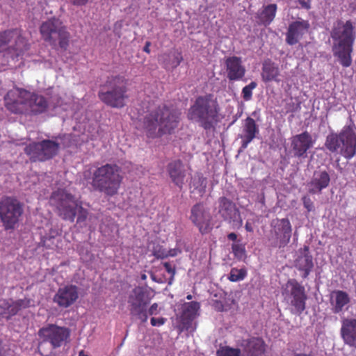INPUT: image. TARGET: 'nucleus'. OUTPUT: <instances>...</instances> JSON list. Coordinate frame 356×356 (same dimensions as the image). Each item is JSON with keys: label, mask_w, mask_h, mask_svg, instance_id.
<instances>
[{"label": "nucleus", "mask_w": 356, "mask_h": 356, "mask_svg": "<svg viewBox=\"0 0 356 356\" xmlns=\"http://www.w3.org/2000/svg\"><path fill=\"white\" fill-rule=\"evenodd\" d=\"M153 255L158 259H164L168 257L169 254L168 252L162 248L160 245L154 247L152 250Z\"/></svg>", "instance_id": "40"}, {"label": "nucleus", "mask_w": 356, "mask_h": 356, "mask_svg": "<svg viewBox=\"0 0 356 356\" xmlns=\"http://www.w3.org/2000/svg\"><path fill=\"white\" fill-rule=\"evenodd\" d=\"M181 120V112L172 106L161 104L149 110L143 118V129L148 138L172 134Z\"/></svg>", "instance_id": "1"}, {"label": "nucleus", "mask_w": 356, "mask_h": 356, "mask_svg": "<svg viewBox=\"0 0 356 356\" xmlns=\"http://www.w3.org/2000/svg\"><path fill=\"white\" fill-rule=\"evenodd\" d=\"M245 229L248 232H253L254 229L250 222L248 221L246 222L245 225Z\"/></svg>", "instance_id": "49"}, {"label": "nucleus", "mask_w": 356, "mask_h": 356, "mask_svg": "<svg viewBox=\"0 0 356 356\" xmlns=\"http://www.w3.org/2000/svg\"><path fill=\"white\" fill-rule=\"evenodd\" d=\"M192 298H193V297H192V296H191V294H188V295L186 296V299H187V300H191V299H192Z\"/></svg>", "instance_id": "55"}, {"label": "nucleus", "mask_w": 356, "mask_h": 356, "mask_svg": "<svg viewBox=\"0 0 356 356\" xmlns=\"http://www.w3.org/2000/svg\"><path fill=\"white\" fill-rule=\"evenodd\" d=\"M232 253L238 259H242L245 257V245L241 243H233L232 245Z\"/></svg>", "instance_id": "39"}, {"label": "nucleus", "mask_w": 356, "mask_h": 356, "mask_svg": "<svg viewBox=\"0 0 356 356\" xmlns=\"http://www.w3.org/2000/svg\"><path fill=\"white\" fill-rule=\"evenodd\" d=\"M214 307L218 312H222L224 310V305L220 301L216 300L214 303Z\"/></svg>", "instance_id": "48"}, {"label": "nucleus", "mask_w": 356, "mask_h": 356, "mask_svg": "<svg viewBox=\"0 0 356 356\" xmlns=\"http://www.w3.org/2000/svg\"><path fill=\"white\" fill-rule=\"evenodd\" d=\"M330 182L329 173L325 170L314 172L311 181L309 182V193L311 194L321 193L326 188Z\"/></svg>", "instance_id": "26"}, {"label": "nucleus", "mask_w": 356, "mask_h": 356, "mask_svg": "<svg viewBox=\"0 0 356 356\" xmlns=\"http://www.w3.org/2000/svg\"><path fill=\"white\" fill-rule=\"evenodd\" d=\"M200 308L198 302L192 301L186 302L184 305L182 314L181 316V323L186 330H188L192 325L193 321L197 314V312Z\"/></svg>", "instance_id": "31"}, {"label": "nucleus", "mask_w": 356, "mask_h": 356, "mask_svg": "<svg viewBox=\"0 0 356 356\" xmlns=\"http://www.w3.org/2000/svg\"><path fill=\"white\" fill-rule=\"evenodd\" d=\"M167 171L172 181L181 189L186 177V170L183 162L180 159L170 162L167 165Z\"/></svg>", "instance_id": "24"}, {"label": "nucleus", "mask_w": 356, "mask_h": 356, "mask_svg": "<svg viewBox=\"0 0 356 356\" xmlns=\"http://www.w3.org/2000/svg\"><path fill=\"white\" fill-rule=\"evenodd\" d=\"M284 299L293 307L292 312L300 315L306 308L307 295L305 287L296 279H289L282 286Z\"/></svg>", "instance_id": "12"}, {"label": "nucleus", "mask_w": 356, "mask_h": 356, "mask_svg": "<svg viewBox=\"0 0 356 356\" xmlns=\"http://www.w3.org/2000/svg\"><path fill=\"white\" fill-rule=\"evenodd\" d=\"M227 238L230 241H235L237 239V235L234 232L229 233L227 235Z\"/></svg>", "instance_id": "51"}, {"label": "nucleus", "mask_w": 356, "mask_h": 356, "mask_svg": "<svg viewBox=\"0 0 356 356\" xmlns=\"http://www.w3.org/2000/svg\"><path fill=\"white\" fill-rule=\"evenodd\" d=\"M341 336L346 344L356 348V319L342 321Z\"/></svg>", "instance_id": "28"}, {"label": "nucleus", "mask_w": 356, "mask_h": 356, "mask_svg": "<svg viewBox=\"0 0 356 356\" xmlns=\"http://www.w3.org/2000/svg\"><path fill=\"white\" fill-rule=\"evenodd\" d=\"M70 334L68 327L53 323L48 324L38 332L40 339L38 348L40 350L44 343H49L53 349L60 348L69 341Z\"/></svg>", "instance_id": "11"}, {"label": "nucleus", "mask_w": 356, "mask_h": 356, "mask_svg": "<svg viewBox=\"0 0 356 356\" xmlns=\"http://www.w3.org/2000/svg\"><path fill=\"white\" fill-rule=\"evenodd\" d=\"M163 266L165 269V270L170 273L172 277H173L175 274V267H173L171 264H170L169 262H164L163 263Z\"/></svg>", "instance_id": "45"}, {"label": "nucleus", "mask_w": 356, "mask_h": 356, "mask_svg": "<svg viewBox=\"0 0 356 356\" xmlns=\"http://www.w3.org/2000/svg\"><path fill=\"white\" fill-rule=\"evenodd\" d=\"M142 279L143 280H145L146 279V275H142Z\"/></svg>", "instance_id": "57"}, {"label": "nucleus", "mask_w": 356, "mask_h": 356, "mask_svg": "<svg viewBox=\"0 0 356 356\" xmlns=\"http://www.w3.org/2000/svg\"><path fill=\"white\" fill-rule=\"evenodd\" d=\"M218 204V213L222 218L231 224L233 229L241 228L243 220L236 205L225 197H220Z\"/></svg>", "instance_id": "16"}, {"label": "nucleus", "mask_w": 356, "mask_h": 356, "mask_svg": "<svg viewBox=\"0 0 356 356\" xmlns=\"http://www.w3.org/2000/svg\"><path fill=\"white\" fill-rule=\"evenodd\" d=\"M31 97L29 91L19 87H14L4 96L6 108L15 114L27 113V99Z\"/></svg>", "instance_id": "14"}, {"label": "nucleus", "mask_w": 356, "mask_h": 356, "mask_svg": "<svg viewBox=\"0 0 356 356\" xmlns=\"http://www.w3.org/2000/svg\"><path fill=\"white\" fill-rule=\"evenodd\" d=\"M183 60L181 52L174 53L170 57L169 54H163L159 56V61L163 67L167 70H173L177 68Z\"/></svg>", "instance_id": "34"}, {"label": "nucleus", "mask_w": 356, "mask_h": 356, "mask_svg": "<svg viewBox=\"0 0 356 356\" xmlns=\"http://www.w3.org/2000/svg\"><path fill=\"white\" fill-rule=\"evenodd\" d=\"M225 65L227 77L229 81H238L244 77L246 70L241 58L235 56L228 57L225 59Z\"/></svg>", "instance_id": "22"}, {"label": "nucleus", "mask_w": 356, "mask_h": 356, "mask_svg": "<svg viewBox=\"0 0 356 356\" xmlns=\"http://www.w3.org/2000/svg\"><path fill=\"white\" fill-rule=\"evenodd\" d=\"M293 356H314L312 353H295Z\"/></svg>", "instance_id": "53"}, {"label": "nucleus", "mask_w": 356, "mask_h": 356, "mask_svg": "<svg viewBox=\"0 0 356 356\" xmlns=\"http://www.w3.org/2000/svg\"><path fill=\"white\" fill-rule=\"evenodd\" d=\"M20 311L15 302H13L11 305L8 307V312L10 316H14Z\"/></svg>", "instance_id": "44"}, {"label": "nucleus", "mask_w": 356, "mask_h": 356, "mask_svg": "<svg viewBox=\"0 0 356 356\" xmlns=\"http://www.w3.org/2000/svg\"><path fill=\"white\" fill-rule=\"evenodd\" d=\"M79 298V288L74 284H67L58 288L53 297V302L60 308H68Z\"/></svg>", "instance_id": "18"}, {"label": "nucleus", "mask_w": 356, "mask_h": 356, "mask_svg": "<svg viewBox=\"0 0 356 356\" xmlns=\"http://www.w3.org/2000/svg\"><path fill=\"white\" fill-rule=\"evenodd\" d=\"M60 144L54 140L44 139L33 142L26 146L24 152L32 162H43L51 159L59 152Z\"/></svg>", "instance_id": "13"}, {"label": "nucleus", "mask_w": 356, "mask_h": 356, "mask_svg": "<svg viewBox=\"0 0 356 356\" xmlns=\"http://www.w3.org/2000/svg\"><path fill=\"white\" fill-rule=\"evenodd\" d=\"M64 26L59 19L52 17L42 22L40 27V32L44 41L52 46H55L56 40L52 37V35L54 33L58 34L60 29H63Z\"/></svg>", "instance_id": "23"}, {"label": "nucleus", "mask_w": 356, "mask_h": 356, "mask_svg": "<svg viewBox=\"0 0 356 356\" xmlns=\"http://www.w3.org/2000/svg\"><path fill=\"white\" fill-rule=\"evenodd\" d=\"M42 242L43 243V246H46V245H45L46 241L44 239L42 241Z\"/></svg>", "instance_id": "56"}, {"label": "nucleus", "mask_w": 356, "mask_h": 356, "mask_svg": "<svg viewBox=\"0 0 356 356\" xmlns=\"http://www.w3.org/2000/svg\"><path fill=\"white\" fill-rule=\"evenodd\" d=\"M199 181L201 183V185H203V190H204V188H206L205 179L202 177L199 178Z\"/></svg>", "instance_id": "52"}, {"label": "nucleus", "mask_w": 356, "mask_h": 356, "mask_svg": "<svg viewBox=\"0 0 356 356\" xmlns=\"http://www.w3.org/2000/svg\"><path fill=\"white\" fill-rule=\"evenodd\" d=\"M150 45H151V42L149 41H147L143 47V51L147 54H149L150 53V49H149Z\"/></svg>", "instance_id": "50"}, {"label": "nucleus", "mask_w": 356, "mask_h": 356, "mask_svg": "<svg viewBox=\"0 0 356 356\" xmlns=\"http://www.w3.org/2000/svg\"><path fill=\"white\" fill-rule=\"evenodd\" d=\"M257 83L255 81L250 82L242 89V97L245 101H250L252 97V90L256 88Z\"/></svg>", "instance_id": "38"}, {"label": "nucleus", "mask_w": 356, "mask_h": 356, "mask_svg": "<svg viewBox=\"0 0 356 356\" xmlns=\"http://www.w3.org/2000/svg\"><path fill=\"white\" fill-rule=\"evenodd\" d=\"M166 321V318H163V317H161V318H154V317H152L150 320V323H151V325L152 326H161V325H163Z\"/></svg>", "instance_id": "43"}, {"label": "nucleus", "mask_w": 356, "mask_h": 356, "mask_svg": "<svg viewBox=\"0 0 356 356\" xmlns=\"http://www.w3.org/2000/svg\"><path fill=\"white\" fill-rule=\"evenodd\" d=\"M23 204L15 197L5 196L0 200V221L4 229L15 228L24 213Z\"/></svg>", "instance_id": "9"}, {"label": "nucleus", "mask_w": 356, "mask_h": 356, "mask_svg": "<svg viewBox=\"0 0 356 356\" xmlns=\"http://www.w3.org/2000/svg\"><path fill=\"white\" fill-rule=\"evenodd\" d=\"M298 2L300 5L301 8L309 10L311 8V2L312 0H298Z\"/></svg>", "instance_id": "46"}, {"label": "nucleus", "mask_w": 356, "mask_h": 356, "mask_svg": "<svg viewBox=\"0 0 356 356\" xmlns=\"http://www.w3.org/2000/svg\"><path fill=\"white\" fill-rule=\"evenodd\" d=\"M216 356H241V351L227 346H220L216 351Z\"/></svg>", "instance_id": "36"}, {"label": "nucleus", "mask_w": 356, "mask_h": 356, "mask_svg": "<svg viewBox=\"0 0 356 356\" xmlns=\"http://www.w3.org/2000/svg\"><path fill=\"white\" fill-rule=\"evenodd\" d=\"M58 36L60 48L63 51H66L69 46L70 33L67 31L65 26H64L63 29H60Z\"/></svg>", "instance_id": "35"}, {"label": "nucleus", "mask_w": 356, "mask_h": 356, "mask_svg": "<svg viewBox=\"0 0 356 356\" xmlns=\"http://www.w3.org/2000/svg\"><path fill=\"white\" fill-rule=\"evenodd\" d=\"M331 304L333 306L332 311L334 314L342 312L345 305L350 302L348 294L343 291H334L331 295Z\"/></svg>", "instance_id": "33"}, {"label": "nucleus", "mask_w": 356, "mask_h": 356, "mask_svg": "<svg viewBox=\"0 0 356 356\" xmlns=\"http://www.w3.org/2000/svg\"><path fill=\"white\" fill-rule=\"evenodd\" d=\"M302 201L304 205V207L307 210L308 212H310L314 209V206L312 200L309 196L305 195L302 197Z\"/></svg>", "instance_id": "41"}, {"label": "nucleus", "mask_w": 356, "mask_h": 356, "mask_svg": "<svg viewBox=\"0 0 356 356\" xmlns=\"http://www.w3.org/2000/svg\"><path fill=\"white\" fill-rule=\"evenodd\" d=\"M312 136L307 131L291 138V147L296 157H306L307 151L314 145Z\"/></svg>", "instance_id": "19"}, {"label": "nucleus", "mask_w": 356, "mask_h": 356, "mask_svg": "<svg viewBox=\"0 0 356 356\" xmlns=\"http://www.w3.org/2000/svg\"><path fill=\"white\" fill-rule=\"evenodd\" d=\"M28 49L27 42L17 30L0 33V54L13 60L22 56Z\"/></svg>", "instance_id": "10"}, {"label": "nucleus", "mask_w": 356, "mask_h": 356, "mask_svg": "<svg viewBox=\"0 0 356 356\" xmlns=\"http://www.w3.org/2000/svg\"><path fill=\"white\" fill-rule=\"evenodd\" d=\"M127 91V79L124 76L116 75L107 79L99 91L98 97L106 105L121 108L126 105V100L129 98Z\"/></svg>", "instance_id": "7"}, {"label": "nucleus", "mask_w": 356, "mask_h": 356, "mask_svg": "<svg viewBox=\"0 0 356 356\" xmlns=\"http://www.w3.org/2000/svg\"><path fill=\"white\" fill-rule=\"evenodd\" d=\"M261 76L264 83L272 81L280 83L281 79L280 70L278 65L270 59L265 60L262 63Z\"/></svg>", "instance_id": "30"}, {"label": "nucleus", "mask_w": 356, "mask_h": 356, "mask_svg": "<svg viewBox=\"0 0 356 356\" xmlns=\"http://www.w3.org/2000/svg\"><path fill=\"white\" fill-rule=\"evenodd\" d=\"M220 107L211 94L199 96L189 108L187 118L199 123L204 130L213 129L218 121Z\"/></svg>", "instance_id": "3"}, {"label": "nucleus", "mask_w": 356, "mask_h": 356, "mask_svg": "<svg viewBox=\"0 0 356 356\" xmlns=\"http://www.w3.org/2000/svg\"><path fill=\"white\" fill-rule=\"evenodd\" d=\"M71 3H72L74 6H84L86 5L88 0H69Z\"/></svg>", "instance_id": "47"}, {"label": "nucleus", "mask_w": 356, "mask_h": 356, "mask_svg": "<svg viewBox=\"0 0 356 356\" xmlns=\"http://www.w3.org/2000/svg\"><path fill=\"white\" fill-rule=\"evenodd\" d=\"M50 202L56 207L59 216L65 220L74 222L77 212L78 224L85 222L88 218V210L79 206L74 195L63 189L54 191L51 195Z\"/></svg>", "instance_id": "6"}, {"label": "nucleus", "mask_w": 356, "mask_h": 356, "mask_svg": "<svg viewBox=\"0 0 356 356\" xmlns=\"http://www.w3.org/2000/svg\"><path fill=\"white\" fill-rule=\"evenodd\" d=\"M15 302L20 310L29 308L31 306V300L29 298L19 299Z\"/></svg>", "instance_id": "42"}, {"label": "nucleus", "mask_w": 356, "mask_h": 356, "mask_svg": "<svg viewBox=\"0 0 356 356\" xmlns=\"http://www.w3.org/2000/svg\"><path fill=\"white\" fill-rule=\"evenodd\" d=\"M247 275V271L245 268L238 269L232 268L230 270L228 279L231 282H238L244 280Z\"/></svg>", "instance_id": "37"}, {"label": "nucleus", "mask_w": 356, "mask_h": 356, "mask_svg": "<svg viewBox=\"0 0 356 356\" xmlns=\"http://www.w3.org/2000/svg\"><path fill=\"white\" fill-rule=\"evenodd\" d=\"M324 145L331 153L350 160L356 155V132L351 126H344L339 132L330 133Z\"/></svg>", "instance_id": "5"}, {"label": "nucleus", "mask_w": 356, "mask_h": 356, "mask_svg": "<svg viewBox=\"0 0 356 356\" xmlns=\"http://www.w3.org/2000/svg\"><path fill=\"white\" fill-rule=\"evenodd\" d=\"M310 24L307 20H297L291 22L286 33V42L289 45L297 44L308 31Z\"/></svg>", "instance_id": "21"}, {"label": "nucleus", "mask_w": 356, "mask_h": 356, "mask_svg": "<svg viewBox=\"0 0 356 356\" xmlns=\"http://www.w3.org/2000/svg\"><path fill=\"white\" fill-rule=\"evenodd\" d=\"M30 96L27 99V113L38 115L47 111L48 101L42 95L29 91Z\"/></svg>", "instance_id": "27"}, {"label": "nucleus", "mask_w": 356, "mask_h": 356, "mask_svg": "<svg viewBox=\"0 0 356 356\" xmlns=\"http://www.w3.org/2000/svg\"><path fill=\"white\" fill-rule=\"evenodd\" d=\"M246 356H263L266 344L261 337H252L247 339L238 340L237 343Z\"/></svg>", "instance_id": "20"}, {"label": "nucleus", "mask_w": 356, "mask_h": 356, "mask_svg": "<svg viewBox=\"0 0 356 356\" xmlns=\"http://www.w3.org/2000/svg\"><path fill=\"white\" fill-rule=\"evenodd\" d=\"M272 232L276 241L272 243L273 247H285L289 242L292 234L291 224L288 218L276 219L272 222Z\"/></svg>", "instance_id": "17"}, {"label": "nucleus", "mask_w": 356, "mask_h": 356, "mask_svg": "<svg viewBox=\"0 0 356 356\" xmlns=\"http://www.w3.org/2000/svg\"><path fill=\"white\" fill-rule=\"evenodd\" d=\"M152 300L147 290L141 286L135 287L128 298L130 314L140 320L142 323H146L148 319V314L153 316L160 313L159 304L153 303L148 309L147 306Z\"/></svg>", "instance_id": "8"}, {"label": "nucleus", "mask_w": 356, "mask_h": 356, "mask_svg": "<svg viewBox=\"0 0 356 356\" xmlns=\"http://www.w3.org/2000/svg\"><path fill=\"white\" fill-rule=\"evenodd\" d=\"M89 184L92 189L113 197L118 193L123 181L122 170L116 164L106 163L97 168Z\"/></svg>", "instance_id": "4"}, {"label": "nucleus", "mask_w": 356, "mask_h": 356, "mask_svg": "<svg viewBox=\"0 0 356 356\" xmlns=\"http://www.w3.org/2000/svg\"><path fill=\"white\" fill-rule=\"evenodd\" d=\"M259 132V127L255 120L250 117L246 118L243 125V134L241 136L242 140L241 147L243 149L247 148Z\"/></svg>", "instance_id": "29"}, {"label": "nucleus", "mask_w": 356, "mask_h": 356, "mask_svg": "<svg viewBox=\"0 0 356 356\" xmlns=\"http://www.w3.org/2000/svg\"><path fill=\"white\" fill-rule=\"evenodd\" d=\"M277 10V6L275 3L264 5L257 13L258 23L267 26L274 20Z\"/></svg>", "instance_id": "32"}, {"label": "nucleus", "mask_w": 356, "mask_h": 356, "mask_svg": "<svg viewBox=\"0 0 356 356\" xmlns=\"http://www.w3.org/2000/svg\"><path fill=\"white\" fill-rule=\"evenodd\" d=\"M331 37L334 40L333 55L343 67H350L353 63L351 54L355 40L353 22L337 20L332 29Z\"/></svg>", "instance_id": "2"}, {"label": "nucleus", "mask_w": 356, "mask_h": 356, "mask_svg": "<svg viewBox=\"0 0 356 356\" xmlns=\"http://www.w3.org/2000/svg\"><path fill=\"white\" fill-rule=\"evenodd\" d=\"M79 356H88L84 350H81L79 353Z\"/></svg>", "instance_id": "54"}, {"label": "nucleus", "mask_w": 356, "mask_h": 356, "mask_svg": "<svg viewBox=\"0 0 356 356\" xmlns=\"http://www.w3.org/2000/svg\"><path fill=\"white\" fill-rule=\"evenodd\" d=\"M300 255L296 261V267L299 271L302 272V278H307L314 268L313 257L309 253V247L304 245L300 250Z\"/></svg>", "instance_id": "25"}, {"label": "nucleus", "mask_w": 356, "mask_h": 356, "mask_svg": "<svg viewBox=\"0 0 356 356\" xmlns=\"http://www.w3.org/2000/svg\"><path fill=\"white\" fill-rule=\"evenodd\" d=\"M190 220L198 228L202 234H205L213 229L212 216L209 209L203 203H197L191 210Z\"/></svg>", "instance_id": "15"}]
</instances>
